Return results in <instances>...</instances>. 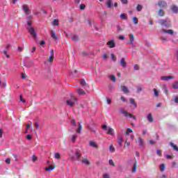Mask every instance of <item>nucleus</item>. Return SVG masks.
I'll use <instances>...</instances> for the list:
<instances>
[{"instance_id": "obj_1", "label": "nucleus", "mask_w": 178, "mask_h": 178, "mask_svg": "<svg viewBox=\"0 0 178 178\" xmlns=\"http://www.w3.org/2000/svg\"><path fill=\"white\" fill-rule=\"evenodd\" d=\"M76 102H77V99L74 96H71L70 99L66 101V104L68 106H73Z\"/></svg>"}, {"instance_id": "obj_2", "label": "nucleus", "mask_w": 178, "mask_h": 178, "mask_svg": "<svg viewBox=\"0 0 178 178\" xmlns=\"http://www.w3.org/2000/svg\"><path fill=\"white\" fill-rule=\"evenodd\" d=\"M135 143L140 147L143 149L145 148V143H144V139L141 138L140 137L138 138V140H135Z\"/></svg>"}, {"instance_id": "obj_3", "label": "nucleus", "mask_w": 178, "mask_h": 178, "mask_svg": "<svg viewBox=\"0 0 178 178\" xmlns=\"http://www.w3.org/2000/svg\"><path fill=\"white\" fill-rule=\"evenodd\" d=\"M159 23L161 25V26H164V27H166L167 29H169V27H170L171 24H170V22L165 20V19H160L159 21Z\"/></svg>"}, {"instance_id": "obj_4", "label": "nucleus", "mask_w": 178, "mask_h": 178, "mask_svg": "<svg viewBox=\"0 0 178 178\" xmlns=\"http://www.w3.org/2000/svg\"><path fill=\"white\" fill-rule=\"evenodd\" d=\"M29 33L33 37V38H37V33H35V29L34 27L27 28Z\"/></svg>"}, {"instance_id": "obj_5", "label": "nucleus", "mask_w": 178, "mask_h": 178, "mask_svg": "<svg viewBox=\"0 0 178 178\" xmlns=\"http://www.w3.org/2000/svg\"><path fill=\"white\" fill-rule=\"evenodd\" d=\"M107 45L108 48H115L116 47V44L115 43V40H110L107 42Z\"/></svg>"}, {"instance_id": "obj_6", "label": "nucleus", "mask_w": 178, "mask_h": 178, "mask_svg": "<svg viewBox=\"0 0 178 178\" xmlns=\"http://www.w3.org/2000/svg\"><path fill=\"white\" fill-rule=\"evenodd\" d=\"M173 79H175V76H161V80L163 81H168V80H172Z\"/></svg>"}, {"instance_id": "obj_7", "label": "nucleus", "mask_w": 178, "mask_h": 178, "mask_svg": "<svg viewBox=\"0 0 178 178\" xmlns=\"http://www.w3.org/2000/svg\"><path fill=\"white\" fill-rule=\"evenodd\" d=\"M158 6L159 8H166V6H168V3H166L165 1H160L158 2Z\"/></svg>"}, {"instance_id": "obj_8", "label": "nucleus", "mask_w": 178, "mask_h": 178, "mask_svg": "<svg viewBox=\"0 0 178 178\" xmlns=\"http://www.w3.org/2000/svg\"><path fill=\"white\" fill-rule=\"evenodd\" d=\"M22 9L24 11V13L26 15H29V12H30V9H29V7L27 6V4H24L22 6Z\"/></svg>"}, {"instance_id": "obj_9", "label": "nucleus", "mask_w": 178, "mask_h": 178, "mask_svg": "<svg viewBox=\"0 0 178 178\" xmlns=\"http://www.w3.org/2000/svg\"><path fill=\"white\" fill-rule=\"evenodd\" d=\"M163 33H165L167 34H170V35H173V34H175V31L172 29H162Z\"/></svg>"}, {"instance_id": "obj_10", "label": "nucleus", "mask_w": 178, "mask_h": 178, "mask_svg": "<svg viewBox=\"0 0 178 178\" xmlns=\"http://www.w3.org/2000/svg\"><path fill=\"white\" fill-rule=\"evenodd\" d=\"M50 35L53 40H58V35L55 33V31H51Z\"/></svg>"}, {"instance_id": "obj_11", "label": "nucleus", "mask_w": 178, "mask_h": 178, "mask_svg": "<svg viewBox=\"0 0 178 178\" xmlns=\"http://www.w3.org/2000/svg\"><path fill=\"white\" fill-rule=\"evenodd\" d=\"M129 44L130 45H133V42H134V34L130 33L129 35Z\"/></svg>"}, {"instance_id": "obj_12", "label": "nucleus", "mask_w": 178, "mask_h": 178, "mask_svg": "<svg viewBox=\"0 0 178 178\" xmlns=\"http://www.w3.org/2000/svg\"><path fill=\"white\" fill-rule=\"evenodd\" d=\"M82 163H85V165H87V166L91 165V163L90 162V161H88V159L82 157V161H81Z\"/></svg>"}, {"instance_id": "obj_13", "label": "nucleus", "mask_w": 178, "mask_h": 178, "mask_svg": "<svg viewBox=\"0 0 178 178\" xmlns=\"http://www.w3.org/2000/svg\"><path fill=\"white\" fill-rule=\"evenodd\" d=\"M121 90H122V91L124 92V94L130 93V90H129V89L125 86H122Z\"/></svg>"}, {"instance_id": "obj_14", "label": "nucleus", "mask_w": 178, "mask_h": 178, "mask_svg": "<svg viewBox=\"0 0 178 178\" xmlns=\"http://www.w3.org/2000/svg\"><path fill=\"white\" fill-rule=\"evenodd\" d=\"M120 63L122 67H126L127 64L126 63V60H124V58H121Z\"/></svg>"}, {"instance_id": "obj_15", "label": "nucleus", "mask_w": 178, "mask_h": 178, "mask_svg": "<svg viewBox=\"0 0 178 178\" xmlns=\"http://www.w3.org/2000/svg\"><path fill=\"white\" fill-rule=\"evenodd\" d=\"M89 145H90V147H92L93 148H98V145H97V143L92 140H90Z\"/></svg>"}, {"instance_id": "obj_16", "label": "nucleus", "mask_w": 178, "mask_h": 178, "mask_svg": "<svg viewBox=\"0 0 178 178\" xmlns=\"http://www.w3.org/2000/svg\"><path fill=\"white\" fill-rule=\"evenodd\" d=\"M78 95H86V91L81 88L77 90Z\"/></svg>"}, {"instance_id": "obj_17", "label": "nucleus", "mask_w": 178, "mask_h": 178, "mask_svg": "<svg viewBox=\"0 0 178 178\" xmlns=\"http://www.w3.org/2000/svg\"><path fill=\"white\" fill-rule=\"evenodd\" d=\"M157 15H158V16H160L162 17L165 16V11H163V10L161 9L159 10Z\"/></svg>"}, {"instance_id": "obj_18", "label": "nucleus", "mask_w": 178, "mask_h": 178, "mask_svg": "<svg viewBox=\"0 0 178 178\" xmlns=\"http://www.w3.org/2000/svg\"><path fill=\"white\" fill-rule=\"evenodd\" d=\"M56 168V166H54V165H49V167L46 168H45V170L47 172H49V170H54V169H55Z\"/></svg>"}, {"instance_id": "obj_19", "label": "nucleus", "mask_w": 178, "mask_h": 178, "mask_svg": "<svg viewBox=\"0 0 178 178\" xmlns=\"http://www.w3.org/2000/svg\"><path fill=\"white\" fill-rule=\"evenodd\" d=\"M170 145L171 147H172L174 151H177V152H178L177 145L173 144V143H172V142L170 143Z\"/></svg>"}, {"instance_id": "obj_20", "label": "nucleus", "mask_w": 178, "mask_h": 178, "mask_svg": "<svg viewBox=\"0 0 178 178\" xmlns=\"http://www.w3.org/2000/svg\"><path fill=\"white\" fill-rule=\"evenodd\" d=\"M129 101H130V104H131V105H134V108H137V104H136V101L134 100V99L131 98V99H129Z\"/></svg>"}, {"instance_id": "obj_21", "label": "nucleus", "mask_w": 178, "mask_h": 178, "mask_svg": "<svg viewBox=\"0 0 178 178\" xmlns=\"http://www.w3.org/2000/svg\"><path fill=\"white\" fill-rule=\"evenodd\" d=\"M171 10H172V12H174L175 13H177L178 12V7L176 6H172L171 7Z\"/></svg>"}, {"instance_id": "obj_22", "label": "nucleus", "mask_w": 178, "mask_h": 178, "mask_svg": "<svg viewBox=\"0 0 178 178\" xmlns=\"http://www.w3.org/2000/svg\"><path fill=\"white\" fill-rule=\"evenodd\" d=\"M120 113H122L123 115H124L127 118V116H129V113H127V111H126L124 109L121 108L120 109Z\"/></svg>"}, {"instance_id": "obj_23", "label": "nucleus", "mask_w": 178, "mask_h": 178, "mask_svg": "<svg viewBox=\"0 0 178 178\" xmlns=\"http://www.w3.org/2000/svg\"><path fill=\"white\" fill-rule=\"evenodd\" d=\"M147 120L149 122H150V123H152V122H154V118H152V115H151V113L148 114Z\"/></svg>"}, {"instance_id": "obj_24", "label": "nucleus", "mask_w": 178, "mask_h": 178, "mask_svg": "<svg viewBox=\"0 0 178 178\" xmlns=\"http://www.w3.org/2000/svg\"><path fill=\"white\" fill-rule=\"evenodd\" d=\"M118 143L120 147H122V143H123V138L119 137V138H118Z\"/></svg>"}, {"instance_id": "obj_25", "label": "nucleus", "mask_w": 178, "mask_h": 178, "mask_svg": "<svg viewBox=\"0 0 178 178\" xmlns=\"http://www.w3.org/2000/svg\"><path fill=\"white\" fill-rule=\"evenodd\" d=\"M120 19H122V20H127V16L126 14L122 13L120 15Z\"/></svg>"}, {"instance_id": "obj_26", "label": "nucleus", "mask_w": 178, "mask_h": 178, "mask_svg": "<svg viewBox=\"0 0 178 178\" xmlns=\"http://www.w3.org/2000/svg\"><path fill=\"white\" fill-rule=\"evenodd\" d=\"M172 88H174L175 90H178V81H175L172 84Z\"/></svg>"}, {"instance_id": "obj_27", "label": "nucleus", "mask_w": 178, "mask_h": 178, "mask_svg": "<svg viewBox=\"0 0 178 178\" xmlns=\"http://www.w3.org/2000/svg\"><path fill=\"white\" fill-rule=\"evenodd\" d=\"M136 10H138V12H141V10H143V6L141 4H138L136 7Z\"/></svg>"}, {"instance_id": "obj_28", "label": "nucleus", "mask_w": 178, "mask_h": 178, "mask_svg": "<svg viewBox=\"0 0 178 178\" xmlns=\"http://www.w3.org/2000/svg\"><path fill=\"white\" fill-rule=\"evenodd\" d=\"M82 128H83V126L81 125V123H79V128L76 130V133H81Z\"/></svg>"}, {"instance_id": "obj_29", "label": "nucleus", "mask_w": 178, "mask_h": 178, "mask_svg": "<svg viewBox=\"0 0 178 178\" xmlns=\"http://www.w3.org/2000/svg\"><path fill=\"white\" fill-rule=\"evenodd\" d=\"M166 169V167L165 166V164H161L160 165V170L161 172H164V170Z\"/></svg>"}, {"instance_id": "obj_30", "label": "nucleus", "mask_w": 178, "mask_h": 178, "mask_svg": "<svg viewBox=\"0 0 178 178\" xmlns=\"http://www.w3.org/2000/svg\"><path fill=\"white\" fill-rule=\"evenodd\" d=\"M136 170H137V162H136L134 164V166H133V168H132L133 173H134L136 172Z\"/></svg>"}, {"instance_id": "obj_31", "label": "nucleus", "mask_w": 178, "mask_h": 178, "mask_svg": "<svg viewBox=\"0 0 178 178\" xmlns=\"http://www.w3.org/2000/svg\"><path fill=\"white\" fill-rule=\"evenodd\" d=\"M72 41H78L79 40V36L76 35H74L72 36Z\"/></svg>"}, {"instance_id": "obj_32", "label": "nucleus", "mask_w": 178, "mask_h": 178, "mask_svg": "<svg viewBox=\"0 0 178 178\" xmlns=\"http://www.w3.org/2000/svg\"><path fill=\"white\" fill-rule=\"evenodd\" d=\"M153 91L154 92V96L159 97V92L158 91V90H156V88H154Z\"/></svg>"}, {"instance_id": "obj_33", "label": "nucleus", "mask_w": 178, "mask_h": 178, "mask_svg": "<svg viewBox=\"0 0 178 178\" xmlns=\"http://www.w3.org/2000/svg\"><path fill=\"white\" fill-rule=\"evenodd\" d=\"M130 133H133V129L129 128L128 129H127V131L125 133V136H129V134H130Z\"/></svg>"}, {"instance_id": "obj_34", "label": "nucleus", "mask_w": 178, "mask_h": 178, "mask_svg": "<svg viewBox=\"0 0 178 178\" xmlns=\"http://www.w3.org/2000/svg\"><path fill=\"white\" fill-rule=\"evenodd\" d=\"M107 134H110V136H113V129L109 128L108 131L107 132Z\"/></svg>"}, {"instance_id": "obj_35", "label": "nucleus", "mask_w": 178, "mask_h": 178, "mask_svg": "<svg viewBox=\"0 0 178 178\" xmlns=\"http://www.w3.org/2000/svg\"><path fill=\"white\" fill-rule=\"evenodd\" d=\"M80 84H81V86H82V87H84V86H86V84H87V83H86V80L81 79L80 80Z\"/></svg>"}, {"instance_id": "obj_36", "label": "nucleus", "mask_w": 178, "mask_h": 178, "mask_svg": "<svg viewBox=\"0 0 178 178\" xmlns=\"http://www.w3.org/2000/svg\"><path fill=\"white\" fill-rule=\"evenodd\" d=\"M54 158H56V159H60V154L56 152L54 154Z\"/></svg>"}, {"instance_id": "obj_37", "label": "nucleus", "mask_w": 178, "mask_h": 178, "mask_svg": "<svg viewBox=\"0 0 178 178\" xmlns=\"http://www.w3.org/2000/svg\"><path fill=\"white\" fill-rule=\"evenodd\" d=\"M108 149L110 152H115V147H113V145H110Z\"/></svg>"}, {"instance_id": "obj_38", "label": "nucleus", "mask_w": 178, "mask_h": 178, "mask_svg": "<svg viewBox=\"0 0 178 178\" xmlns=\"http://www.w3.org/2000/svg\"><path fill=\"white\" fill-rule=\"evenodd\" d=\"M110 79L111 81H116V76L115 75H111Z\"/></svg>"}, {"instance_id": "obj_39", "label": "nucleus", "mask_w": 178, "mask_h": 178, "mask_svg": "<svg viewBox=\"0 0 178 178\" xmlns=\"http://www.w3.org/2000/svg\"><path fill=\"white\" fill-rule=\"evenodd\" d=\"M59 24V21L58 19H54L53 21V26H58Z\"/></svg>"}, {"instance_id": "obj_40", "label": "nucleus", "mask_w": 178, "mask_h": 178, "mask_svg": "<svg viewBox=\"0 0 178 178\" xmlns=\"http://www.w3.org/2000/svg\"><path fill=\"white\" fill-rule=\"evenodd\" d=\"M75 154H76V158H77V159H78V161H79V159H80V158H81V154H80V152H76L75 153Z\"/></svg>"}, {"instance_id": "obj_41", "label": "nucleus", "mask_w": 178, "mask_h": 178, "mask_svg": "<svg viewBox=\"0 0 178 178\" xmlns=\"http://www.w3.org/2000/svg\"><path fill=\"white\" fill-rule=\"evenodd\" d=\"M107 6H108V8H112V1L111 0H108Z\"/></svg>"}, {"instance_id": "obj_42", "label": "nucleus", "mask_w": 178, "mask_h": 178, "mask_svg": "<svg viewBox=\"0 0 178 178\" xmlns=\"http://www.w3.org/2000/svg\"><path fill=\"white\" fill-rule=\"evenodd\" d=\"M133 22L134 23V24H138V19H137V17H134L133 18Z\"/></svg>"}, {"instance_id": "obj_43", "label": "nucleus", "mask_w": 178, "mask_h": 178, "mask_svg": "<svg viewBox=\"0 0 178 178\" xmlns=\"http://www.w3.org/2000/svg\"><path fill=\"white\" fill-rule=\"evenodd\" d=\"M71 124H72V126H74V127H76V126H77V123H76V120H71Z\"/></svg>"}, {"instance_id": "obj_44", "label": "nucleus", "mask_w": 178, "mask_h": 178, "mask_svg": "<svg viewBox=\"0 0 178 178\" xmlns=\"http://www.w3.org/2000/svg\"><path fill=\"white\" fill-rule=\"evenodd\" d=\"M30 126H31V124H27L26 125V129H25L24 133H28L29 132V128L30 127Z\"/></svg>"}, {"instance_id": "obj_45", "label": "nucleus", "mask_w": 178, "mask_h": 178, "mask_svg": "<svg viewBox=\"0 0 178 178\" xmlns=\"http://www.w3.org/2000/svg\"><path fill=\"white\" fill-rule=\"evenodd\" d=\"M109 165H111V166H115V162H113V160L110 159L108 161Z\"/></svg>"}, {"instance_id": "obj_46", "label": "nucleus", "mask_w": 178, "mask_h": 178, "mask_svg": "<svg viewBox=\"0 0 178 178\" xmlns=\"http://www.w3.org/2000/svg\"><path fill=\"white\" fill-rule=\"evenodd\" d=\"M79 8H80L81 10H84V9H86V4H84V3L81 4Z\"/></svg>"}, {"instance_id": "obj_47", "label": "nucleus", "mask_w": 178, "mask_h": 178, "mask_svg": "<svg viewBox=\"0 0 178 178\" xmlns=\"http://www.w3.org/2000/svg\"><path fill=\"white\" fill-rule=\"evenodd\" d=\"M54 58V54L51 55V56H49V61L50 63L53 62Z\"/></svg>"}, {"instance_id": "obj_48", "label": "nucleus", "mask_w": 178, "mask_h": 178, "mask_svg": "<svg viewBox=\"0 0 178 178\" xmlns=\"http://www.w3.org/2000/svg\"><path fill=\"white\" fill-rule=\"evenodd\" d=\"M3 54L6 58H10V56H9V54H8V50H3Z\"/></svg>"}, {"instance_id": "obj_49", "label": "nucleus", "mask_w": 178, "mask_h": 178, "mask_svg": "<svg viewBox=\"0 0 178 178\" xmlns=\"http://www.w3.org/2000/svg\"><path fill=\"white\" fill-rule=\"evenodd\" d=\"M111 59H112V60H113L114 62H116V56H115V54H111Z\"/></svg>"}, {"instance_id": "obj_50", "label": "nucleus", "mask_w": 178, "mask_h": 178, "mask_svg": "<svg viewBox=\"0 0 178 178\" xmlns=\"http://www.w3.org/2000/svg\"><path fill=\"white\" fill-rule=\"evenodd\" d=\"M163 90L165 91V94H168V88H166V85L163 86Z\"/></svg>"}, {"instance_id": "obj_51", "label": "nucleus", "mask_w": 178, "mask_h": 178, "mask_svg": "<svg viewBox=\"0 0 178 178\" xmlns=\"http://www.w3.org/2000/svg\"><path fill=\"white\" fill-rule=\"evenodd\" d=\"M124 147H127L129 149L130 148V142L125 141Z\"/></svg>"}, {"instance_id": "obj_52", "label": "nucleus", "mask_w": 178, "mask_h": 178, "mask_svg": "<svg viewBox=\"0 0 178 178\" xmlns=\"http://www.w3.org/2000/svg\"><path fill=\"white\" fill-rule=\"evenodd\" d=\"M77 138V136H72V143H76V139Z\"/></svg>"}, {"instance_id": "obj_53", "label": "nucleus", "mask_w": 178, "mask_h": 178, "mask_svg": "<svg viewBox=\"0 0 178 178\" xmlns=\"http://www.w3.org/2000/svg\"><path fill=\"white\" fill-rule=\"evenodd\" d=\"M117 29L118 31H120L121 33L124 31V30H123V29H122V27H120V26H117Z\"/></svg>"}, {"instance_id": "obj_54", "label": "nucleus", "mask_w": 178, "mask_h": 178, "mask_svg": "<svg viewBox=\"0 0 178 178\" xmlns=\"http://www.w3.org/2000/svg\"><path fill=\"white\" fill-rule=\"evenodd\" d=\"M128 116H129V118H131L132 119H134V120L137 119V118H136L135 115H133L132 114L130 113H128Z\"/></svg>"}, {"instance_id": "obj_55", "label": "nucleus", "mask_w": 178, "mask_h": 178, "mask_svg": "<svg viewBox=\"0 0 178 178\" xmlns=\"http://www.w3.org/2000/svg\"><path fill=\"white\" fill-rule=\"evenodd\" d=\"M6 163H7V165H10V159L7 158L6 159Z\"/></svg>"}, {"instance_id": "obj_56", "label": "nucleus", "mask_w": 178, "mask_h": 178, "mask_svg": "<svg viewBox=\"0 0 178 178\" xmlns=\"http://www.w3.org/2000/svg\"><path fill=\"white\" fill-rule=\"evenodd\" d=\"M134 70H139L140 67L137 64H135L134 66Z\"/></svg>"}, {"instance_id": "obj_57", "label": "nucleus", "mask_w": 178, "mask_h": 178, "mask_svg": "<svg viewBox=\"0 0 178 178\" xmlns=\"http://www.w3.org/2000/svg\"><path fill=\"white\" fill-rule=\"evenodd\" d=\"M121 100L122 102H127V99L123 96H121Z\"/></svg>"}, {"instance_id": "obj_58", "label": "nucleus", "mask_w": 178, "mask_h": 178, "mask_svg": "<svg viewBox=\"0 0 178 178\" xmlns=\"http://www.w3.org/2000/svg\"><path fill=\"white\" fill-rule=\"evenodd\" d=\"M38 158L37 156H32V161L33 162H35V161H38Z\"/></svg>"}, {"instance_id": "obj_59", "label": "nucleus", "mask_w": 178, "mask_h": 178, "mask_svg": "<svg viewBox=\"0 0 178 178\" xmlns=\"http://www.w3.org/2000/svg\"><path fill=\"white\" fill-rule=\"evenodd\" d=\"M106 101H107L108 105H111V104H112V100H111L109 98H107Z\"/></svg>"}, {"instance_id": "obj_60", "label": "nucleus", "mask_w": 178, "mask_h": 178, "mask_svg": "<svg viewBox=\"0 0 178 178\" xmlns=\"http://www.w3.org/2000/svg\"><path fill=\"white\" fill-rule=\"evenodd\" d=\"M102 128L103 129V130H108V126L104 124L102 126Z\"/></svg>"}, {"instance_id": "obj_61", "label": "nucleus", "mask_w": 178, "mask_h": 178, "mask_svg": "<svg viewBox=\"0 0 178 178\" xmlns=\"http://www.w3.org/2000/svg\"><path fill=\"white\" fill-rule=\"evenodd\" d=\"M19 100L21 101V102H26V99H23V97L22 96L19 97Z\"/></svg>"}, {"instance_id": "obj_62", "label": "nucleus", "mask_w": 178, "mask_h": 178, "mask_svg": "<svg viewBox=\"0 0 178 178\" xmlns=\"http://www.w3.org/2000/svg\"><path fill=\"white\" fill-rule=\"evenodd\" d=\"M26 138L30 140L31 138H33V136L31 135H27Z\"/></svg>"}, {"instance_id": "obj_63", "label": "nucleus", "mask_w": 178, "mask_h": 178, "mask_svg": "<svg viewBox=\"0 0 178 178\" xmlns=\"http://www.w3.org/2000/svg\"><path fill=\"white\" fill-rule=\"evenodd\" d=\"M174 102H175L176 104H178V97H175V98H174Z\"/></svg>"}, {"instance_id": "obj_64", "label": "nucleus", "mask_w": 178, "mask_h": 178, "mask_svg": "<svg viewBox=\"0 0 178 178\" xmlns=\"http://www.w3.org/2000/svg\"><path fill=\"white\" fill-rule=\"evenodd\" d=\"M103 59H104V60H106V59H108V55L104 54V55H103Z\"/></svg>"}]
</instances>
